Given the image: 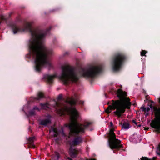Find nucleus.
Here are the masks:
<instances>
[{"mask_svg": "<svg viewBox=\"0 0 160 160\" xmlns=\"http://www.w3.org/2000/svg\"><path fill=\"white\" fill-rule=\"evenodd\" d=\"M155 157H153L152 159H150L148 158L147 157H142L141 158V160H155Z\"/></svg>", "mask_w": 160, "mask_h": 160, "instance_id": "obj_16", "label": "nucleus"}, {"mask_svg": "<svg viewBox=\"0 0 160 160\" xmlns=\"http://www.w3.org/2000/svg\"><path fill=\"white\" fill-rule=\"evenodd\" d=\"M69 153L72 157H74L77 154V151L75 149H71L69 150Z\"/></svg>", "mask_w": 160, "mask_h": 160, "instance_id": "obj_12", "label": "nucleus"}, {"mask_svg": "<svg viewBox=\"0 0 160 160\" xmlns=\"http://www.w3.org/2000/svg\"><path fill=\"white\" fill-rule=\"evenodd\" d=\"M32 24L31 22H27L22 31L31 32V36L29 42V53L34 60L35 69L39 72L42 70L43 66L48 68L52 66V63L47 58L52 53V51L47 48L42 44V39L45 35L42 32L38 29L31 30Z\"/></svg>", "mask_w": 160, "mask_h": 160, "instance_id": "obj_1", "label": "nucleus"}, {"mask_svg": "<svg viewBox=\"0 0 160 160\" xmlns=\"http://www.w3.org/2000/svg\"><path fill=\"white\" fill-rule=\"evenodd\" d=\"M125 58L124 55L121 53L116 54L112 58L111 64L114 72H117L120 70Z\"/></svg>", "mask_w": 160, "mask_h": 160, "instance_id": "obj_5", "label": "nucleus"}, {"mask_svg": "<svg viewBox=\"0 0 160 160\" xmlns=\"http://www.w3.org/2000/svg\"><path fill=\"white\" fill-rule=\"evenodd\" d=\"M12 31L14 34H16L19 32L18 28L16 26H13L12 27Z\"/></svg>", "mask_w": 160, "mask_h": 160, "instance_id": "obj_14", "label": "nucleus"}, {"mask_svg": "<svg viewBox=\"0 0 160 160\" xmlns=\"http://www.w3.org/2000/svg\"><path fill=\"white\" fill-rule=\"evenodd\" d=\"M159 102H160V98H159Z\"/></svg>", "mask_w": 160, "mask_h": 160, "instance_id": "obj_31", "label": "nucleus"}, {"mask_svg": "<svg viewBox=\"0 0 160 160\" xmlns=\"http://www.w3.org/2000/svg\"><path fill=\"white\" fill-rule=\"evenodd\" d=\"M34 110H37L38 111H39V109L37 107H35L34 108Z\"/></svg>", "mask_w": 160, "mask_h": 160, "instance_id": "obj_24", "label": "nucleus"}, {"mask_svg": "<svg viewBox=\"0 0 160 160\" xmlns=\"http://www.w3.org/2000/svg\"><path fill=\"white\" fill-rule=\"evenodd\" d=\"M147 53V52L145 50H142L141 52V56H144Z\"/></svg>", "mask_w": 160, "mask_h": 160, "instance_id": "obj_20", "label": "nucleus"}, {"mask_svg": "<svg viewBox=\"0 0 160 160\" xmlns=\"http://www.w3.org/2000/svg\"><path fill=\"white\" fill-rule=\"evenodd\" d=\"M141 109L143 111H146V108L144 107H142L141 108Z\"/></svg>", "mask_w": 160, "mask_h": 160, "instance_id": "obj_21", "label": "nucleus"}, {"mask_svg": "<svg viewBox=\"0 0 160 160\" xmlns=\"http://www.w3.org/2000/svg\"><path fill=\"white\" fill-rule=\"evenodd\" d=\"M103 66L101 63L91 64V78L95 77L98 74L101 73L103 71Z\"/></svg>", "mask_w": 160, "mask_h": 160, "instance_id": "obj_7", "label": "nucleus"}, {"mask_svg": "<svg viewBox=\"0 0 160 160\" xmlns=\"http://www.w3.org/2000/svg\"><path fill=\"white\" fill-rule=\"evenodd\" d=\"M90 75V73L89 71H88L87 72H85L83 73V75L85 77H89Z\"/></svg>", "mask_w": 160, "mask_h": 160, "instance_id": "obj_19", "label": "nucleus"}, {"mask_svg": "<svg viewBox=\"0 0 160 160\" xmlns=\"http://www.w3.org/2000/svg\"><path fill=\"white\" fill-rule=\"evenodd\" d=\"M50 132L51 135H53L54 137L61 136H64V134L63 132L62 128H61V130L59 131L55 127H52L50 130Z\"/></svg>", "mask_w": 160, "mask_h": 160, "instance_id": "obj_8", "label": "nucleus"}, {"mask_svg": "<svg viewBox=\"0 0 160 160\" xmlns=\"http://www.w3.org/2000/svg\"><path fill=\"white\" fill-rule=\"evenodd\" d=\"M68 160H72L71 158H68Z\"/></svg>", "mask_w": 160, "mask_h": 160, "instance_id": "obj_26", "label": "nucleus"}, {"mask_svg": "<svg viewBox=\"0 0 160 160\" xmlns=\"http://www.w3.org/2000/svg\"><path fill=\"white\" fill-rule=\"evenodd\" d=\"M117 96L119 100L113 101L111 105H109L106 112L109 113L113 110H116L113 112L118 118L122 117V113L125 112L126 108H129L131 104L129 98L127 97L126 93L119 89L117 91Z\"/></svg>", "mask_w": 160, "mask_h": 160, "instance_id": "obj_3", "label": "nucleus"}, {"mask_svg": "<svg viewBox=\"0 0 160 160\" xmlns=\"http://www.w3.org/2000/svg\"><path fill=\"white\" fill-rule=\"evenodd\" d=\"M33 139H34V138H33V137L30 138H29V140L30 141H32L33 140Z\"/></svg>", "mask_w": 160, "mask_h": 160, "instance_id": "obj_23", "label": "nucleus"}, {"mask_svg": "<svg viewBox=\"0 0 160 160\" xmlns=\"http://www.w3.org/2000/svg\"><path fill=\"white\" fill-rule=\"evenodd\" d=\"M137 125L139 127H141V125H140V124H139V125H138V124H137Z\"/></svg>", "mask_w": 160, "mask_h": 160, "instance_id": "obj_27", "label": "nucleus"}, {"mask_svg": "<svg viewBox=\"0 0 160 160\" xmlns=\"http://www.w3.org/2000/svg\"><path fill=\"white\" fill-rule=\"evenodd\" d=\"M59 78L64 83H66L70 81H76L78 79L73 71L72 68L68 65L63 67L62 72Z\"/></svg>", "mask_w": 160, "mask_h": 160, "instance_id": "obj_4", "label": "nucleus"}, {"mask_svg": "<svg viewBox=\"0 0 160 160\" xmlns=\"http://www.w3.org/2000/svg\"><path fill=\"white\" fill-rule=\"evenodd\" d=\"M122 128L123 129L126 130L130 128V126L129 123L125 122L123 123Z\"/></svg>", "mask_w": 160, "mask_h": 160, "instance_id": "obj_10", "label": "nucleus"}, {"mask_svg": "<svg viewBox=\"0 0 160 160\" xmlns=\"http://www.w3.org/2000/svg\"><path fill=\"white\" fill-rule=\"evenodd\" d=\"M50 122V118H48L42 120L40 122V124L41 125H45Z\"/></svg>", "mask_w": 160, "mask_h": 160, "instance_id": "obj_11", "label": "nucleus"}, {"mask_svg": "<svg viewBox=\"0 0 160 160\" xmlns=\"http://www.w3.org/2000/svg\"><path fill=\"white\" fill-rule=\"evenodd\" d=\"M40 106L41 108L42 109H46L49 108V105L48 103L44 104H41Z\"/></svg>", "mask_w": 160, "mask_h": 160, "instance_id": "obj_15", "label": "nucleus"}, {"mask_svg": "<svg viewBox=\"0 0 160 160\" xmlns=\"http://www.w3.org/2000/svg\"><path fill=\"white\" fill-rule=\"evenodd\" d=\"M109 135L110 138L108 141L109 147L112 149H118L121 148L122 145L120 143L121 141L116 138L113 129L110 130Z\"/></svg>", "mask_w": 160, "mask_h": 160, "instance_id": "obj_6", "label": "nucleus"}, {"mask_svg": "<svg viewBox=\"0 0 160 160\" xmlns=\"http://www.w3.org/2000/svg\"><path fill=\"white\" fill-rule=\"evenodd\" d=\"M105 97L106 98H107V95L106 94L105 95Z\"/></svg>", "mask_w": 160, "mask_h": 160, "instance_id": "obj_30", "label": "nucleus"}, {"mask_svg": "<svg viewBox=\"0 0 160 160\" xmlns=\"http://www.w3.org/2000/svg\"><path fill=\"white\" fill-rule=\"evenodd\" d=\"M110 126H112H112H113V123H112V122H110Z\"/></svg>", "mask_w": 160, "mask_h": 160, "instance_id": "obj_25", "label": "nucleus"}, {"mask_svg": "<svg viewBox=\"0 0 160 160\" xmlns=\"http://www.w3.org/2000/svg\"><path fill=\"white\" fill-rule=\"evenodd\" d=\"M149 108L147 109V111H148L149 110Z\"/></svg>", "mask_w": 160, "mask_h": 160, "instance_id": "obj_29", "label": "nucleus"}, {"mask_svg": "<svg viewBox=\"0 0 160 160\" xmlns=\"http://www.w3.org/2000/svg\"><path fill=\"white\" fill-rule=\"evenodd\" d=\"M43 94L42 92H39L38 94V98L40 99L43 97Z\"/></svg>", "mask_w": 160, "mask_h": 160, "instance_id": "obj_17", "label": "nucleus"}, {"mask_svg": "<svg viewBox=\"0 0 160 160\" xmlns=\"http://www.w3.org/2000/svg\"><path fill=\"white\" fill-rule=\"evenodd\" d=\"M56 77V75H46L44 76V78L49 83H52L54 79Z\"/></svg>", "mask_w": 160, "mask_h": 160, "instance_id": "obj_9", "label": "nucleus"}, {"mask_svg": "<svg viewBox=\"0 0 160 160\" xmlns=\"http://www.w3.org/2000/svg\"><path fill=\"white\" fill-rule=\"evenodd\" d=\"M91 160H96V159H95L91 158Z\"/></svg>", "mask_w": 160, "mask_h": 160, "instance_id": "obj_28", "label": "nucleus"}, {"mask_svg": "<svg viewBox=\"0 0 160 160\" xmlns=\"http://www.w3.org/2000/svg\"><path fill=\"white\" fill-rule=\"evenodd\" d=\"M65 104L60 105L58 103L55 102L56 105L58 108H57V112L62 115L67 112L70 116L71 122L68 126L70 129V134H74L79 133L83 132L89 125V123L82 124L78 123L76 119L78 116V113L75 108L72 106L76 103V101L72 98L69 99Z\"/></svg>", "mask_w": 160, "mask_h": 160, "instance_id": "obj_2", "label": "nucleus"}, {"mask_svg": "<svg viewBox=\"0 0 160 160\" xmlns=\"http://www.w3.org/2000/svg\"><path fill=\"white\" fill-rule=\"evenodd\" d=\"M82 141L81 139L80 138H76L73 142V144L77 145L79 144Z\"/></svg>", "mask_w": 160, "mask_h": 160, "instance_id": "obj_13", "label": "nucleus"}, {"mask_svg": "<svg viewBox=\"0 0 160 160\" xmlns=\"http://www.w3.org/2000/svg\"><path fill=\"white\" fill-rule=\"evenodd\" d=\"M156 153L158 155H160V145H159L157 148Z\"/></svg>", "mask_w": 160, "mask_h": 160, "instance_id": "obj_18", "label": "nucleus"}, {"mask_svg": "<svg viewBox=\"0 0 160 160\" xmlns=\"http://www.w3.org/2000/svg\"><path fill=\"white\" fill-rule=\"evenodd\" d=\"M132 122L133 123H135L136 125H137V124H138V123L134 120H132Z\"/></svg>", "mask_w": 160, "mask_h": 160, "instance_id": "obj_22", "label": "nucleus"}]
</instances>
